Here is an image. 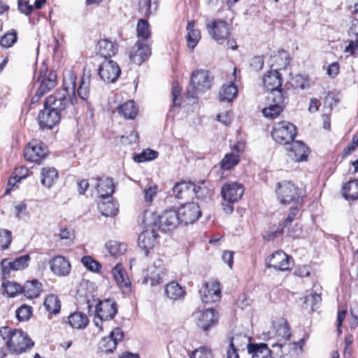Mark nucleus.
Returning a JSON list of instances; mask_svg holds the SVG:
<instances>
[{
  "instance_id": "nucleus-43",
  "label": "nucleus",
  "mask_w": 358,
  "mask_h": 358,
  "mask_svg": "<svg viewBox=\"0 0 358 358\" xmlns=\"http://www.w3.org/2000/svg\"><path fill=\"white\" fill-rule=\"evenodd\" d=\"M44 306L46 310L51 314H57L61 309V303L59 297L55 294H49L44 301Z\"/></svg>"
},
{
  "instance_id": "nucleus-14",
  "label": "nucleus",
  "mask_w": 358,
  "mask_h": 358,
  "mask_svg": "<svg viewBox=\"0 0 358 358\" xmlns=\"http://www.w3.org/2000/svg\"><path fill=\"white\" fill-rule=\"evenodd\" d=\"M212 81L208 71L196 70L192 73L190 83L195 92H203L211 87Z\"/></svg>"
},
{
  "instance_id": "nucleus-37",
  "label": "nucleus",
  "mask_w": 358,
  "mask_h": 358,
  "mask_svg": "<svg viewBox=\"0 0 358 358\" xmlns=\"http://www.w3.org/2000/svg\"><path fill=\"white\" fill-rule=\"evenodd\" d=\"M117 112L125 119L133 120L138 113V108L134 101H128L117 107Z\"/></svg>"
},
{
  "instance_id": "nucleus-44",
  "label": "nucleus",
  "mask_w": 358,
  "mask_h": 358,
  "mask_svg": "<svg viewBox=\"0 0 358 358\" xmlns=\"http://www.w3.org/2000/svg\"><path fill=\"white\" fill-rule=\"evenodd\" d=\"M41 183L47 187H50L58 177L57 171L52 167H44L41 170Z\"/></svg>"
},
{
  "instance_id": "nucleus-18",
  "label": "nucleus",
  "mask_w": 358,
  "mask_h": 358,
  "mask_svg": "<svg viewBox=\"0 0 358 358\" xmlns=\"http://www.w3.org/2000/svg\"><path fill=\"white\" fill-rule=\"evenodd\" d=\"M124 338V331L120 327L115 328L107 337L99 342V349L105 352H112L116 348L118 342Z\"/></svg>"
},
{
  "instance_id": "nucleus-7",
  "label": "nucleus",
  "mask_w": 358,
  "mask_h": 358,
  "mask_svg": "<svg viewBox=\"0 0 358 358\" xmlns=\"http://www.w3.org/2000/svg\"><path fill=\"white\" fill-rule=\"evenodd\" d=\"M180 222L177 211L169 209L164 210L161 215L157 216L153 224L162 231H169L175 229Z\"/></svg>"
},
{
  "instance_id": "nucleus-39",
  "label": "nucleus",
  "mask_w": 358,
  "mask_h": 358,
  "mask_svg": "<svg viewBox=\"0 0 358 358\" xmlns=\"http://www.w3.org/2000/svg\"><path fill=\"white\" fill-rule=\"evenodd\" d=\"M22 289V293L27 298H37L41 292V284L37 280L27 281Z\"/></svg>"
},
{
  "instance_id": "nucleus-61",
  "label": "nucleus",
  "mask_w": 358,
  "mask_h": 358,
  "mask_svg": "<svg viewBox=\"0 0 358 358\" xmlns=\"http://www.w3.org/2000/svg\"><path fill=\"white\" fill-rule=\"evenodd\" d=\"M302 206V203H294L293 206L291 207L289 213L285 220L284 227H287V224H290L295 219L296 215L298 214L300 208Z\"/></svg>"
},
{
  "instance_id": "nucleus-51",
  "label": "nucleus",
  "mask_w": 358,
  "mask_h": 358,
  "mask_svg": "<svg viewBox=\"0 0 358 358\" xmlns=\"http://www.w3.org/2000/svg\"><path fill=\"white\" fill-rule=\"evenodd\" d=\"M239 160L238 155L234 153L227 154L220 162V167L222 170H229L237 165Z\"/></svg>"
},
{
  "instance_id": "nucleus-64",
  "label": "nucleus",
  "mask_w": 358,
  "mask_h": 358,
  "mask_svg": "<svg viewBox=\"0 0 358 358\" xmlns=\"http://www.w3.org/2000/svg\"><path fill=\"white\" fill-rule=\"evenodd\" d=\"M251 67L256 71L261 70L264 66V58L262 56H256L250 60Z\"/></svg>"
},
{
  "instance_id": "nucleus-38",
  "label": "nucleus",
  "mask_w": 358,
  "mask_h": 358,
  "mask_svg": "<svg viewBox=\"0 0 358 358\" xmlns=\"http://www.w3.org/2000/svg\"><path fill=\"white\" fill-rule=\"evenodd\" d=\"M57 83V75L54 71L41 76V85L38 88L41 94H45L54 88Z\"/></svg>"
},
{
  "instance_id": "nucleus-30",
  "label": "nucleus",
  "mask_w": 358,
  "mask_h": 358,
  "mask_svg": "<svg viewBox=\"0 0 358 358\" xmlns=\"http://www.w3.org/2000/svg\"><path fill=\"white\" fill-rule=\"evenodd\" d=\"M29 261V255H25L16 258L13 261H9L7 259H3L1 262V266H3V270L4 272H6V269L8 267H9L12 270L18 271L24 269L26 267H27Z\"/></svg>"
},
{
  "instance_id": "nucleus-63",
  "label": "nucleus",
  "mask_w": 358,
  "mask_h": 358,
  "mask_svg": "<svg viewBox=\"0 0 358 358\" xmlns=\"http://www.w3.org/2000/svg\"><path fill=\"white\" fill-rule=\"evenodd\" d=\"M157 189L158 187L157 185L150 186L144 189V198L147 203H151L152 201L153 196L156 195Z\"/></svg>"
},
{
  "instance_id": "nucleus-54",
  "label": "nucleus",
  "mask_w": 358,
  "mask_h": 358,
  "mask_svg": "<svg viewBox=\"0 0 358 358\" xmlns=\"http://www.w3.org/2000/svg\"><path fill=\"white\" fill-rule=\"evenodd\" d=\"M3 287L6 294L10 297L15 296L16 294L22 292L23 289V287L20 284L11 281L4 282Z\"/></svg>"
},
{
  "instance_id": "nucleus-1",
  "label": "nucleus",
  "mask_w": 358,
  "mask_h": 358,
  "mask_svg": "<svg viewBox=\"0 0 358 358\" xmlns=\"http://www.w3.org/2000/svg\"><path fill=\"white\" fill-rule=\"evenodd\" d=\"M0 336L11 354H22L30 350L34 345V341L26 332L8 326L0 328Z\"/></svg>"
},
{
  "instance_id": "nucleus-35",
  "label": "nucleus",
  "mask_w": 358,
  "mask_h": 358,
  "mask_svg": "<svg viewBox=\"0 0 358 358\" xmlns=\"http://www.w3.org/2000/svg\"><path fill=\"white\" fill-rule=\"evenodd\" d=\"M165 294L169 299L176 301L185 296V291L177 282L173 281L166 285Z\"/></svg>"
},
{
  "instance_id": "nucleus-41",
  "label": "nucleus",
  "mask_w": 358,
  "mask_h": 358,
  "mask_svg": "<svg viewBox=\"0 0 358 358\" xmlns=\"http://www.w3.org/2000/svg\"><path fill=\"white\" fill-rule=\"evenodd\" d=\"M112 273L118 285L123 288H128L130 285V282L126 275V272L120 264H117L112 270Z\"/></svg>"
},
{
  "instance_id": "nucleus-47",
  "label": "nucleus",
  "mask_w": 358,
  "mask_h": 358,
  "mask_svg": "<svg viewBox=\"0 0 358 358\" xmlns=\"http://www.w3.org/2000/svg\"><path fill=\"white\" fill-rule=\"evenodd\" d=\"M139 10L145 17L156 13L158 8V0H139Z\"/></svg>"
},
{
  "instance_id": "nucleus-16",
  "label": "nucleus",
  "mask_w": 358,
  "mask_h": 358,
  "mask_svg": "<svg viewBox=\"0 0 358 358\" xmlns=\"http://www.w3.org/2000/svg\"><path fill=\"white\" fill-rule=\"evenodd\" d=\"M48 264L52 273L58 277L69 275L71 270L70 261L62 255L53 257L49 260Z\"/></svg>"
},
{
  "instance_id": "nucleus-53",
  "label": "nucleus",
  "mask_w": 358,
  "mask_h": 358,
  "mask_svg": "<svg viewBox=\"0 0 358 358\" xmlns=\"http://www.w3.org/2000/svg\"><path fill=\"white\" fill-rule=\"evenodd\" d=\"M17 31L15 29H12L1 38L0 45L8 48L17 42Z\"/></svg>"
},
{
  "instance_id": "nucleus-10",
  "label": "nucleus",
  "mask_w": 358,
  "mask_h": 358,
  "mask_svg": "<svg viewBox=\"0 0 358 358\" xmlns=\"http://www.w3.org/2000/svg\"><path fill=\"white\" fill-rule=\"evenodd\" d=\"M206 27L210 36L219 43L227 40L230 35L228 24L220 19L208 23Z\"/></svg>"
},
{
  "instance_id": "nucleus-57",
  "label": "nucleus",
  "mask_w": 358,
  "mask_h": 358,
  "mask_svg": "<svg viewBox=\"0 0 358 358\" xmlns=\"http://www.w3.org/2000/svg\"><path fill=\"white\" fill-rule=\"evenodd\" d=\"M31 307L23 305L16 310V317L19 321H26L29 320L31 315Z\"/></svg>"
},
{
  "instance_id": "nucleus-22",
  "label": "nucleus",
  "mask_w": 358,
  "mask_h": 358,
  "mask_svg": "<svg viewBox=\"0 0 358 358\" xmlns=\"http://www.w3.org/2000/svg\"><path fill=\"white\" fill-rule=\"evenodd\" d=\"M292 257L282 250H278L270 257L267 267H272L275 270L287 271L290 269Z\"/></svg>"
},
{
  "instance_id": "nucleus-3",
  "label": "nucleus",
  "mask_w": 358,
  "mask_h": 358,
  "mask_svg": "<svg viewBox=\"0 0 358 358\" xmlns=\"http://www.w3.org/2000/svg\"><path fill=\"white\" fill-rule=\"evenodd\" d=\"M278 199L284 205L302 203L303 196L300 189L290 181H282L277 183L275 189Z\"/></svg>"
},
{
  "instance_id": "nucleus-28",
  "label": "nucleus",
  "mask_w": 358,
  "mask_h": 358,
  "mask_svg": "<svg viewBox=\"0 0 358 358\" xmlns=\"http://www.w3.org/2000/svg\"><path fill=\"white\" fill-rule=\"evenodd\" d=\"M96 49L101 56L108 58L117 53L118 46L116 43L107 38H103L98 41Z\"/></svg>"
},
{
  "instance_id": "nucleus-2",
  "label": "nucleus",
  "mask_w": 358,
  "mask_h": 358,
  "mask_svg": "<svg viewBox=\"0 0 358 358\" xmlns=\"http://www.w3.org/2000/svg\"><path fill=\"white\" fill-rule=\"evenodd\" d=\"M244 188L242 184L237 182L225 183L221 191L223 199L222 209L227 214H230L234 210V204L238 202L243 196Z\"/></svg>"
},
{
  "instance_id": "nucleus-26",
  "label": "nucleus",
  "mask_w": 358,
  "mask_h": 358,
  "mask_svg": "<svg viewBox=\"0 0 358 358\" xmlns=\"http://www.w3.org/2000/svg\"><path fill=\"white\" fill-rule=\"evenodd\" d=\"M247 358H273L272 350L264 343H250L247 345Z\"/></svg>"
},
{
  "instance_id": "nucleus-49",
  "label": "nucleus",
  "mask_w": 358,
  "mask_h": 358,
  "mask_svg": "<svg viewBox=\"0 0 358 358\" xmlns=\"http://www.w3.org/2000/svg\"><path fill=\"white\" fill-rule=\"evenodd\" d=\"M243 340H246V336L241 334H236L230 338L229 349L227 352V358H239L236 345H238L239 341H242Z\"/></svg>"
},
{
  "instance_id": "nucleus-56",
  "label": "nucleus",
  "mask_w": 358,
  "mask_h": 358,
  "mask_svg": "<svg viewBox=\"0 0 358 358\" xmlns=\"http://www.w3.org/2000/svg\"><path fill=\"white\" fill-rule=\"evenodd\" d=\"M190 358H213V355L210 348L201 346L192 352Z\"/></svg>"
},
{
  "instance_id": "nucleus-9",
  "label": "nucleus",
  "mask_w": 358,
  "mask_h": 358,
  "mask_svg": "<svg viewBox=\"0 0 358 358\" xmlns=\"http://www.w3.org/2000/svg\"><path fill=\"white\" fill-rule=\"evenodd\" d=\"M70 102L68 94L57 91L45 99L44 107H49L63 116Z\"/></svg>"
},
{
  "instance_id": "nucleus-20",
  "label": "nucleus",
  "mask_w": 358,
  "mask_h": 358,
  "mask_svg": "<svg viewBox=\"0 0 358 358\" xmlns=\"http://www.w3.org/2000/svg\"><path fill=\"white\" fill-rule=\"evenodd\" d=\"M96 313L101 321L113 320L117 313V303L110 299L100 301L96 306Z\"/></svg>"
},
{
  "instance_id": "nucleus-29",
  "label": "nucleus",
  "mask_w": 358,
  "mask_h": 358,
  "mask_svg": "<svg viewBox=\"0 0 358 358\" xmlns=\"http://www.w3.org/2000/svg\"><path fill=\"white\" fill-rule=\"evenodd\" d=\"M186 30L187 46L193 51L201 40V32L199 29H195V22L194 20L187 22Z\"/></svg>"
},
{
  "instance_id": "nucleus-46",
  "label": "nucleus",
  "mask_w": 358,
  "mask_h": 358,
  "mask_svg": "<svg viewBox=\"0 0 358 358\" xmlns=\"http://www.w3.org/2000/svg\"><path fill=\"white\" fill-rule=\"evenodd\" d=\"M192 183L181 182L176 183L172 189L173 194L178 199L187 198L192 191Z\"/></svg>"
},
{
  "instance_id": "nucleus-33",
  "label": "nucleus",
  "mask_w": 358,
  "mask_h": 358,
  "mask_svg": "<svg viewBox=\"0 0 358 358\" xmlns=\"http://www.w3.org/2000/svg\"><path fill=\"white\" fill-rule=\"evenodd\" d=\"M68 323L74 329H83L89 324L87 316L81 312H75L68 317Z\"/></svg>"
},
{
  "instance_id": "nucleus-13",
  "label": "nucleus",
  "mask_w": 358,
  "mask_h": 358,
  "mask_svg": "<svg viewBox=\"0 0 358 358\" xmlns=\"http://www.w3.org/2000/svg\"><path fill=\"white\" fill-rule=\"evenodd\" d=\"M48 154L46 146L38 141H32L24 148V158L31 162H39Z\"/></svg>"
},
{
  "instance_id": "nucleus-25",
  "label": "nucleus",
  "mask_w": 358,
  "mask_h": 358,
  "mask_svg": "<svg viewBox=\"0 0 358 358\" xmlns=\"http://www.w3.org/2000/svg\"><path fill=\"white\" fill-rule=\"evenodd\" d=\"M264 86L271 91V96H274L275 91H283L281 88L282 78L277 70L267 72L263 78Z\"/></svg>"
},
{
  "instance_id": "nucleus-32",
  "label": "nucleus",
  "mask_w": 358,
  "mask_h": 358,
  "mask_svg": "<svg viewBox=\"0 0 358 358\" xmlns=\"http://www.w3.org/2000/svg\"><path fill=\"white\" fill-rule=\"evenodd\" d=\"M192 191L194 192L196 197L201 201L207 202L211 200L213 192L206 185L204 181L199 182L198 185L192 183Z\"/></svg>"
},
{
  "instance_id": "nucleus-34",
  "label": "nucleus",
  "mask_w": 358,
  "mask_h": 358,
  "mask_svg": "<svg viewBox=\"0 0 358 358\" xmlns=\"http://www.w3.org/2000/svg\"><path fill=\"white\" fill-rule=\"evenodd\" d=\"M343 196L348 201L358 199V180H352L345 183L342 187Z\"/></svg>"
},
{
  "instance_id": "nucleus-45",
  "label": "nucleus",
  "mask_w": 358,
  "mask_h": 358,
  "mask_svg": "<svg viewBox=\"0 0 358 358\" xmlns=\"http://www.w3.org/2000/svg\"><path fill=\"white\" fill-rule=\"evenodd\" d=\"M98 208L100 213L106 217H113L118 213V204L114 201H101Z\"/></svg>"
},
{
  "instance_id": "nucleus-42",
  "label": "nucleus",
  "mask_w": 358,
  "mask_h": 358,
  "mask_svg": "<svg viewBox=\"0 0 358 358\" xmlns=\"http://www.w3.org/2000/svg\"><path fill=\"white\" fill-rule=\"evenodd\" d=\"M136 33L138 38V40L148 42V39L151 36V30L150 24L146 20L140 19L138 21L136 25Z\"/></svg>"
},
{
  "instance_id": "nucleus-23",
  "label": "nucleus",
  "mask_w": 358,
  "mask_h": 358,
  "mask_svg": "<svg viewBox=\"0 0 358 358\" xmlns=\"http://www.w3.org/2000/svg\"><path fill=\"white\" fill-rule=\"evenodd\" d=\"M287 150L289 158L296 162H299L306 160L308 157V148L305 144L300 141H292L290 142Z\"/></svg>"
},
{
  "instance_id": "nucleus-24",
  "label": "nucleus",
  "mask_w": 358,
  "mask_h": 358,
  "mask_svg": "<svg viewBox=\"0 0 358 358\" xmlns=\"http://www.w3.org/2000/svg\"><path fill=\"white\" fill-rule=\"evenodd\" d=\"M76 80L77 76L73 71L67 70L64 73L63 90L59 91L68 94L71 104L76 101Z\"/></svg>"
},
{
  "instance_id": "nucleus-5",
  "label": "nucleus",
  "mask_w": 358,
  "mask_h": 358,
  "mask_svg": "<svg viewBox=\"0 0 358 358\" xmlns=\"http://www.w3.org/2000/svg\"><path fill=\"white\" fill-rule=\"evenodd\" d=\"M166 274L163 260L158 259L152 266L147 268L142 280V283L145 285L149 284L151 287H155L164 282Z\"/></svg>"
},
{
  "instance_id": "nucleus-60",
  "label": "nucleus",
  "mask_w": 358,
  "mask_h": 358,
  "mask_svg": "<svg viewBox=\"0 0 358 358\" xmlns=\"http://www.w3.org/2000/svg\"><path fill=\"white\" fill-rule=\"evenodd\" d=\"M181 87L179 85V83L177 81H174L172 83V99L173 102V106H180L181 102Z\"/></svg>"
},
{
  "instance_id": "nucleus-21",
  "label": "nucleus",
  "mask_w": 358,
  "mask_h": 358,
  "mask_svg": "<svg viewBox=\"0 0 358 358\" xmlns=\"http://www.w3.org/2000/svg\"><path fill=\"white\" fill-rule=\"evenodd\" d=\"M158 234L154 229H147L138 236V247L144 251L145 255L148 256L157 243Z\"/></svg>"
},
{
  "instance_id": "nucleus-15",
  "label": "nucleus",
  "mask_w": 358,
  "mask_h": 358,
  "mask_svg": "<svg viewBox=\"0 0 358 358\" xmlns=\"http://www.w3.org/2000/svg\"><path fill=\"white\" fill-rule=\"evenodd\" d=\"M121 70L118 64L111 60H105L99 68L100 78L106 83H114L120 76Z\"/></svg>"
},
{
  "instance_id": "nucleus-48",
  "label": "nucleus",
  "mask_w": 358,
  "mask_h": 358,
  "mask_svg": "<svg viewBox=\"0 0 358 358\" xmlns=\"http://www.w3.org/2000/svg\"><path fill=\"white\" fill-rule=\"evenodd\" d=\"M106 248L112 256L117 257L123 255L127 251V245L124 243L113 240L106 244Z\"/></svg>"
},
{
  "instance_id": "nucleus-36",
  "label": "nucleus",
  "mask_w": 358,
  "mask_h": 358,
  "mask_svg": "<svg viewBox=\"0 0 358 358\" xmlns=\"http://www.w3.org/2000/svg\"><path fill=\"white\" fill-rule=\"evenodd\" d=\"M270 334H274L278 338V341H287L291 336L290 329L287 322L282 320L277 326L273 324V329L268 332Z\"/></svg>"
},
{
  "instance_id": "nucleus-6",
  "label": "nucleus",
  "mask_w": 358,
  "mask_h": 358,
  "mask_svg": "<svg viewBox=\"0 0 358 358\" xmlns=\"http://www.w3.org/2000/svg\"><path fill=\"white\" fill-rule=\"evenodd\" d=\"M273 103L262 110L263 115L268 119H275L279 116L288 101L287 94L285 91H275L274 96H270Z\"/></svg>"
},
{
  "instance_id": "nucleus-31",
  "label": "nucleus",
  "mask_w": 358,
  "mask_h": 358,
  "mask_svg": "<svg viewBox=\"0 0 358 358\" xmlns=\"http://www.w3.org/2000/svg\"><path fill=\"white\" fill-rule=\"evenodd\" d=\"M290 62V57L289 54L286 51H280L277 53H274L271 56L270 65L271 68H275V70L285 69L289 65Z\"/></svg>"
},
{
  "instance_id": "nucleus-58",
  "label": "nucleus",
  "mask_w": 358,
  "mask_h": 358,
  "mask_svg": "<svg viewBox=\"0 0 358 358\" xmlns=\"http://www.w3.org/2000/svg\"><path fill=\"white\" fill-rule=\"evenodd\" d=\"M11 241V232L6 229H0V249H7Z\"/></svg>"
},
{
  "instance_id": "nucleus-8",
  "label": "nucleus",
  "mask_w": 358,
  "mask_h": 358,
  "mask_svg": "<svg viewBox=\"0 0 358 358\" xmlns=\"http://www.w3.org/2000/svg\"><path fill=\"white\" fill-rule=\"evenodd\" d=\"M176 211L180 222L185 224H192L201 216L200 207L195 202H188L182 204Z\"/></svg>"
},
{
  "instance_id": "nucleus-19",
  "label": "nucleus",
  "mask_w": 358,
  "mask_h": 358,
  "mask_svg": "<svg viewBox=\"0 0 358 358\" xmlns=\"http://www.w3.org/2000/svg\"><path fill=\"white\" fill-rule=\"evenodd\" d=\"M92 183L102 199L110 197L115 192V186L110 178L105 176L93 178Z\"/></svg>"
},
{
  "instance_id": "nucleus-17",
  "label": "nucleus",
  "mask_w": 358,
  "mask_h": 358,
  "mask_svg": "<svg viewBox=\"0 0 358 358\" xmlns=\"http://www.w3.org/2000/svg\"><path fill=\"white\" fill-rule=\"evenodd\" d=\"M62 117L58 112L49 107H44L38 116L40 127L42 129H50L59 122Z\"/></svg>"
},
{
  "instance_id": "nucleus-11",
  "label": "nucleus",
  "mask_w": 358,
  "mask_h": 358,
  "mask_svg": "<svg viewBox=\"0 0 358 358\" xmlns=\"http://www.w3.org/2000/svg\"><path fill=\"white\" fill-rule=\"evenodd\" d=\"M151 55L150 44L138 40L129 51L131 62L137 65L142 64Z\"/></svg>"
},
{
  "instance_id": "nucleus-55",
  "label": "nucleus",
  "mask_w": 358,
  "mask_h": 358,
  "mask_svg": "<svg viewBox=\"0 0 358 358\" xmlns=\"http://www.w3.org/2000/svg\"><path fill=\"white\" fill-rule=\"evenodd\" d=\"M158 157V152L157 151L147 149L143 151L141 153L137 155L134 157V160L138 163L153 160Z\"/></svg>"
},
{
  "instance_id": "nucleus-52",
  "label": "nucleus",
  "mask_w": 358,
  "mask_h": 358,
  "mask_svg": "<svg viewBox=\"0 0 358 358\" xmlns=\"http://www.w3.org/2000/svg\"><path fill=\"white\" fill-rule=\"evenodd\" d=\"M81 262L88 271L94 273H99L102 267L99 262L90 255L83 257Z\"/></svg>"
},
{
  "instance_id": "nucleus-4",
  "label": "nucleus",
  "mask_w": 358,
  "mask_h": 358,
  "mask_svg": "<svg viewBox=\"0 0 358 358\" xmlns=\"http://www.w3.org/2000/svg\"><path fill=\"white\" fill-rule=\"evenodd\" d=\"M296 135V127L286 121L279 122L273 126L271 132L273 139L280 145H289Z\"/></svg>"
},
{
  "instance_id": "nucleus-62",
  "label": "nucleus",
  "mask_w": 358,
  "mask_h": 358,
  "mask_svg": "<svg viewBox=\"0 0 358 358\" xmlns=\"http://www.w3.org/2000/svg\"><path fill=\"white\" fill-rule=\"evenodd\" d=\"M17 5L20 12L26 15H29L34 10V6L29 4L27 1L18 0Z\"/></svg>"
},
{
  "instance_id": "nucleus-27",
  "label": "nucleus",
  "mask_w": 358,
  "mask_h": 358,
  "mask_svg": "<svg viewBox=\"0 0 358 358\" xmlns=\"http://www.w3.org/2000/svg\"><path fill=\"white\" fill-rule=\"evenodd\" d=\"M218 322L217 313L213 308H208L199 314L197 319V325L204 331H207L211 327Z\"/></svg>"
},
{
  "instance_id": "nucleus-50",
  "label": "nucleus",
  "mask_w": 358,
  "mask_h": 358,
  "mask_svg": "<svg viewBox=\"0 0 358 358\" xmlns=\"http://www.w3.org/2000/svg\"><path fill=\"white\" fill-rule=\"evenodd\" d=\"M90 74L84 72L77 92L83 100H87L90 93Z\"/></svg>"
},
{
  "instance_id": "nucleus-12",
  "label": "nucleus",
  "mask_w": 358,
  "mask_h": 358,
  "mask_svg": "<svg viewBox=\"0 0 358 358\" xmlns=\"http://www.w3.org/2000/svg\"><path fill=\"white\" fill-rule=\"evenodd\" d=\"M199 294L202 302L205 303H211L219 301L221 297L220 282L210 281L204 283L199 289Z\"/></svg>"
},
{
  "instance_id": "nucleus-40",
  "label": "nucleus",
  "mask_w": 358,
  "mask_h": 358,
  "mask_svg": "<svg viewBox=\"0 0 358 358\" xmlns=\"http://www.w3.org/2000/svg\"><path fill=\"white\" fill-rule=\"evenodd\" d=\"M238 89L233 83L223 85L219 92V99L220 101H231L236 96Z\"/></svg>"
},
{
  "instance_id": "nucleus-59",
  "label": "nucleus",
  "mask_w": 358,
  "mask_h": 358,
  "mask_svg": "<svg viewBox=\"0 0 358 358\" xmlns=\"http://www.w3.org/2000/svg\"><path fill=\"white\" fill-rule=\"evenodd\" d=\"M291 84L294 88L304 90L309 87L308 80L301 75H296L292 79Z\"/></svg>"
}]
</instances>
